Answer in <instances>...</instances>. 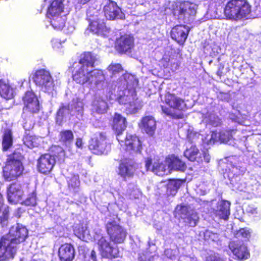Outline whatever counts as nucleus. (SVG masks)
I'll use <instances>...</instances> for the list:
<instances>
[{"mask_svg":"<svg viewBox=\"0 0 261 261\" xmlns=\"http://www.w3.org/2000/svg\"><path fill=\"white\" fill-rule=\"evenodd\" d=\"M133 46V38L128 35L121 36L116 41V49L118 52L121 53L129 51Z\"/></svg>","mask_w":261,"mask_h":261,"instance_id":"nucleus-25","label":"nucleus"},{"mask_svg":"<svg viewBox=\"0 0 261 261\" xmlns=\"http://www.w3.org/2000/svg\"><path fill=\"white\" fill-rule=\"evenodd\" d=\"M68 187L69 190L73 193H77L80 190V181L78 175H72L67 178Z\"/></svg>","mask_w":261,"mask_h":261,"instance_id":"nucleus-39","label":"nucleus"},{"mask_svg":"<svg viewBox=\"0 0 261 261\" xmlns=\"http://www.w3.org/2000/svg\"><path fill=\"white\" fill-rule=\"evenodd\" d=\"M58 255L61 261H72L75 256L73 246L68 243L62 245L59 248Z\"/></svg>","mask_w":261,"mask_h":261,"instance_id":"nucleus-28","label":"nucleus"},{"mask_svg":"<svg viewBox=\"0 0 261 261\" xmlns=\"http://www.w3.org/2000/svg\"><path fill=\"white\" fill-rule=\"evenodd\" d=\"M185 156L191 161H202L201 153L195 145H192L190 148H187L184 152Z\"/></svg>","mask_w":261,"mask_h":261,"instance_id":"nucleus-36","label":"nucleus"},{"mask_svg":"<svg viewBox=\"0 0 261 261\" xmlns=\"http://www.w3.org/2000/svg\"><path fill=\"white\" fill-rule=\"evenodd\" d=\"M23 203L28 206H35L36 204V194L33 193L27 199L23 201Z\"/></svg>","mask_w":261,"mask_h":261,"instance_id":"nucleus-47","label":"nucleus"},{"mask_svg":"<svg viewBox=\"0 0 261 261\" xmlns=\"http://www.w3.org/2000/svg\"><path fill=\"white\" fill-rule=\"evenodd\" d=\"M75 234L81 240L85 242H88L92 240V237L89 230L87 229V226L82 225L77 228L75 227L74 229Z\"/></svg>","mask_w":261,"mask_h":261,"instance_id":"nucleus-35","label":"nucleus"},{"mask_svg":"<svg viewBox=\"0 0 261 261\" xmlns=\"http://www.w3.org/2000/svg\"><path fill=\"white\" fill-rule=\"evenodd\" d=\"M229 248L236 258L239 260H246L250 256L247 247L242 242H231L229 244Z\"/></svg>","mask_w":261,"mask_h":261,"instance_id":"nucleus-19","label":"nucleus"},{"mask_svg":"<svg viewBox=\"0 0 261 261\" xmlns=\"http://www.w3.org/2000/svg\"><path fill=\"white\" fill-rule=\"evenodd\" d=\"M172 251L171 249H166L165 251V254L169 258H172V255H169L170 252Z\"/></svg>","mask_w":261,"mask_h":261,"instance_id":"nucleus-57","label":"nucleus"},{"mask_svg":"<svg viewBox=\"0 0 261 261\" xmlns=\"http://www.w3.org/2000/svg\"><path fill=\"white\" fill-rule=\"evenodd\" d=\"M64 32L67 34H70L72 33L74 30V27L73 25L68 24V26L64 27Z\"/></svg>","mask_w":261,"mask_h":261,"instance_id":"nucleus-53","label":"nucleus"},{"mask_svg":"<svg viewBox=\"0 0 261 261\" xmlns=\"http://www.w3.org/2000/svg\"><path fill=\"white\" fill-rule=\"evenodd\" d=\"M180 185V182L178 180H170L168 184V188L173 186L175 190L179 188Z\"/></svg>","mask_w":261,"mask_h":261,"instance_id":"nucleus-52","label":"nucleus"},{"mask_svg":"<svg viewBox=\"0 0 261 261\" xmlns=\"http://www.w3.org/2000/svg\"><path fill=\"white\" fill-rule=\"evenodd\" d=\"M106 227L110 239L115 244L123 242L126 236V232L115 221H108Z\"/></svg>","mask_w":261,"mask_h":261,"instance_id":"nucleus-14","label":"nucleus"},{"mask_svg":"<svg viewBox=\"0 0 261 261\" xmlns=\"http://www.w3.org/2000/svg\"><path fill=\"white\" fill-rule=\"evenodd\" d=\"M112 77L115 76L123 70L121 65L118 63H112L107 68Z\"/></svg>","mask_w":261,"mask_h":261,"instance_id":"nucleus-44","label":"nucleus"},{"mask_svg":"<svg viewBox=\"0 0 261 261\" xmlns=\"http://www.w3.org/2000/svg\"><path fill=\"white\" fill-rule=\"evenodd\" d=\"M92 110L98 114H102L106 112L107 109V102L100 98H96L92 105Z\"/></svg>","mask_w":261,"mask_h":261,"instance_id":"nucleus-38","label":"nucleus"},{"mask_svg":"<svg viewBox=\"0 0 261 261\" xmlns=\"http://www.w3.org/2000/svg\"><path fill=\"white\" fill-rule=\"evenodd\" d=\"M126 126V118L119 114L115 113L113 117L112 127L116 135L118 141L121 144L124 142L122 134Z\"/></svg>","mask_w":261,"mask_h":261,"instance_id":"nucleus-17","label":"nucleus"},{"mask_svg":"<svg viewBox=\"0 0 261 261\" xmlns=\"http://www.w3.org/2000/svg\"><path fill=\"white\" fill-rule=\"evenodd\" d=\"M31 261H45V260H44L43 259H39L38 260H36L35 259H33Z\"/></svg>","mask_w":261,"mask_h":261,"instance_id":"nucleus-61","label":"nucleus"},{"mask_svg":"<svg viewBox=\"0 0 261 261\" xmlns=\"http://www.w3.org/2000/svg\"><path fill=\"white\" fill-rule=\"evenodd\" d=\"M165 101L170 108L162 106V109L163 113L173 118L180 119L182 118V114L181 113L177 114L175 112L176 110L183 111L186 108V104L182 99L175 94L168 93L165 96Z\"/></svg>","mask_w":261,"mask_h":261,"instance_id":"nucleus-6","label":"nucleus"},{"mask_svg":"<svg viewBox=\"0 0 261 261\" xmlns=\"http://www.w3.org/2000/svg\"><path fill=\"white\" fill-rule=\"evenodd\" d=\"M12 144V133L11 130L6 129L4 132L2 145L3 149L7 150Z\"/></svg>","mask_w":261,"mask_h":261,"instance_id":"nucleus-42","label":"nucleus"},{"mask_svg":"<svg viewBox=\"0 0 261 261\" xmlns=\"http://www.w3.org/2000/svg\"><path fill=\"white\" fill-rule=\"evenodd\" d=\"M163 60L165 61L166 62H168L169 59L168 57H164Z\"/></svg>","mask_w":261,"mask_h":261,"instance_id":"nucleus-60","label":"nucleus"},{"mask_svg":"<svg viewBox=\"0 0 261 261\" xmlns=\"http://www.w3.org/2000/svg\"><path fill=\"white\" fill-rule=\"evenodd\" d=\"M189 32L188 27L184 25H178L172 28L171 36L180 44H183L186 40Z\"/></svg>","mask_w":261,"mask_h":261,"instance_id":"nucleus-24","label":"nucleus"},{"mask_svg":"<svg viewBox=\"0 0 261 261\" xmlns=\"http://www.w3.org/2000/svg\"><path fill=\"white\" fill-rule=\"evenodd\" d=\"M33 80L35 84L41 90L49 94H53L55 87L53 79L49 71L41 69L36 71Z\"/></svg>","mask_w":261,"mask_h":261,"instance_id":"nucleus-7","label":"nucleus"},{"mask_svg":"<svg viewBox=\"0 0 261 261\" xmlns=\"http://www.w3.org/2000/svg\"><path fill=\"white\" fill-rule=\"evenodd\" d=\"M93 10L94 11V13H95L94 16L92 15L91 10H89L87 12V15L90 21L88 29L94 34L106 36L109 33V29L106 27L104 20L101 18V16H98V12L97 10L95 9Z\"/></svg>","mask_w":261,"mask_h":261,"instance_id":"nucleus-12","label":"nucleus"},{"mask_svg":"<svg viewBox=\"0 0 261 261\" xmlns=\"http://www.w3.org/2000/svg\"><path fill=\"white\" fill-rule=\"evenodd\" d=\"M203 121L214 126H217L221 123L220 119L213 112H207L205 114Z\"/></svg>","mask_w":261,"mask_h":261,"instance_id":"nucleus-40","label":"nucleus"},{"mask_svg":"<svg viewBox=\"0 0 261 261\" xmlns=\"http://www.w3.org/2000/svg\"><path fill=\"white\" fill-rule=\"evenodd\" d=\"M116 83V86L119 90L118 102L124 106L127 113H136L142 107L136 97L135 90L138 80L134 75L126 73L119 78Z\"/></svg>","mask_w":261,"mask_h":261,"instance_id":"nucleus-2","label":"nucleus"},{"mask_svg":"<svg viewBox=\"0 0 261 261\" xmlns=\"http://www.w3.org/2000/svg\"><path fill=\"white\" fill-rule=\"evenodd\" d=\"M204 240L207 241H217L219 240V234L214 233L210 230H206L203 234Z\"/></svg>","mask_w":261,"mask_h":261,"instance_id":"nucleus-46","label":"nucleus"},{"mask_svg":"<svg viewBox=\"0 0 261 261\" xmlns=\"http://www.w3.org/2000/svg\"><path fill=\"white\" fill-rule=\"evenodd\" d=\"M251 6L247 0H230L224 8L227 19L239 21L248 19L251 15Z\"/></svg>","mask_w":261,"mask_h":261,"instance_id":"nucleus-4","label":"nucleus"},{"mask_svg":"<svg viewBox=\"0 0 261 261\" xmlns=\"http://www.w3.org/2000/svg\"><path fill=\"white\" fill-rule=\"evenodd\" d=\"M140 127L147 134L152 136L156 129V121L152 116H145L141 120Z\"/></svg>","mask_w":261,"mask_h":261,"instance_id":"nucleus-30","label":"nucleus"},{"mask_svg":"<svg viewBox=\"0 0 261 261\" xmlns=\"http://www.w3.org/2000/svg\"><path fill=\"white\" fill-rule=\"evenodd\" d=\"M89 0H79V2L81 4H85L86 2H88Z\"/></svg>","mask_w":261,"mask_h":261,"instance_id":"nucleus-59","label":"nucleus"},{"mask_svg":"<svg viewBox=\"0 0 261 261\" xmlns=\"http://www.w3.org/2000/svg\"><path fill=\"white\" fill-rule=\"evenodd\" d=\"M23 110L33 113H37L39 110V103L35 94L32 91H27L23 97Z\"/></svg>","mask_w":261,"mask_h":261,"instance_id":"nucleus-22","label":"nucleus"},{"mask_svg":"<svg viewBox=\"0 0 261 261\" xmlns=\"http://www.w3.org/2000/svg\"><path fill=\"white\" fill-rule=\"evenodd\" d=\"M207 261H225L223 258H221L219 256L214 254L210 255L207 257Z\"/></svg>","mask_w":261,"mask_h":261,"instance_id":"nucleus-50","label":"nucleus"},{"mask_svg":"<svg viewBox=\"0 0 261 261\" xmlns=\"http://www.w3.org/2000/svg\"><path fill=\"white\" fill-rule=\"evenodd\" d=\"M174 215L175 217L183 219L188 225L191 227L196 226L199 219L197 214L194 210L185 205H177Z\"/></svg>","mask_w":261,"mask_h":261,"instance_id":"nucleus-13","label":"nucleus"},{"mask_svg":"<svg viewBox=\"0 0 261 261\" xmlns=\"http://www.w3.org/2000/svg\"><path fill=\"white\" fill-rule=\"evenodd\" d=\"M246 211L248 213H249L253 216H255L258 213L256 208H255V207H254L253 206H249L248 207V208L246 209Z\"/></svg>","mask_w":261,"mask_h":261,"instance_id":"nucleus-54","label":"nucleus"},{"mask_svg":"<svg viewBox=\"0 0 261 261\" xmlns=\"http://www.w3.org/2000/svg\"><path fill=\"white\" fill-rule=\"evenodd\" d=\"M103 12L107 19L114 20L122 19L124 14L117 3L112 0H104Z\"/></svg>","mask_w":261,"mask_h":261,"instance_id":"nucleus-16","label":"nucleus"},{"mask_svg":"<svg viewBox=\"0 0 261 261\" xmlns=\"http://www.w3.org/2000/svg\"><path fill=\"white\" fill-rule=\"evenodd\" d=\"M49 22L53 28L55 30H60L63 29L65 27V20H66L65 14H57L48 16Z\"/></svg>","mask_w":261,"mask_h":261,"instance_id":"nucleus-33","label":"nucleus"},{"mask_svg":"<svg viewBox=\"0 0 261 261\" xmlns=\"http://www.w3.org/2000/svg\"><path fill=\"white\" fill-rule=\"evenodd\" d=\"M97 241V245L99 253L103 257H117L119 256V251L117 246L112 244L110 239L106 237L96 236L94 238Z\"/></svg>","mask_w":261,"mask_h":261,"instance_id":"nucleus-10","label":"nucleus"},{"mask_svg":"<svg viewBox=\"0 0 261 261\" xmlns=\"http://www.w3.org/2000/svg\"><path fill=\"white\" fill-rule=\"evenodd\" d=\"M145 168L147 171H151L154 174L159 176H163L169 174V169L168 164L160 162L159 161H154L152 164V160L150 158H147L145 160Z\"/></svg>","mask_w":261,"mask_h":261,"instance_id":"nucleus-18","label":"nucleus"},{"mask_svg":"<svg viewBox=\"0 0 261 261\" xmlns=\"http://www.w3.org/2000/svg\"><path fill=\"white\" fill-rule=\"evenodd\" d=\"M83 113V103L82 101L73 102L70 106H63L58 110L56 117V122L59 125H61L69 114L76 115L80 118Z\"/></svg>","mask_w":261,"mask_h":261,"instance_id":"nucleus-9","label":"nucleus"},{"mask_svg":"<svg viewBox=\"0 0 261 261\" xmlns=\"http://www.w3.org/2000/svg\"><path fill=\"white\" fill-rule=\"evenodd\" d=\"M230 203L228 201H219L216 208L214 209L215 216L220 219L227 220L230 215Z\"/></svg>","mask_w":261,"mask_h":261,"instance_id":"nucleus-23","label":"nucleus"},{"mask_svg":"<svg viewBox=\"0 0 261 261\" xmlns=\"http://www.w3.org/2000/svg\"><path fill=\"white\" fill-rule=\"evenodd\" d=\"M75 145L78 148H82L83 145V142L81 139L77 138L76 141Z\"/></svg>","mask_w":261,"mask_h":261,"instance_id":"nucleus-56","label":"nucleus"},{"mask_svg":"<svg viewBox=\"0 0 261 261\" xmlns=\"http://www.w3.org/2000/svg\"><path fill=\"white\" fill-rule=\"evenodd\" d=\"M23 122V126L25 130H29L32 129L34 126V122L31 120H25Z\"/></svg>","mask_w":261,"mask_h":261,"instance_id":"nucleus-49","label":"nucleus"},{"mask_svg":"<svg viewBox=\"0 0 261 261\" xmlns=\"http://www.w3.org/2000/svg\"><path fill=\"white\" fill-rule=\"evenodd\" d=\"M197 6L189 2H178L173 6V13L179 20L185 23L192 21L196 14Z\"/></svg>","mask_w":261,"mask_h":261,"instance_id":"nucleus-5","label":"nucleus"},{"mask_svg":"<svg viewBox=\"0 0 261 261\" xmlns=\"http://www.w3.org/2000/svg\"><path fill=\"white\" fill-rule=\"evenodd\" d=\"M158 257L155 252H150L148 251H143L138 254L139 261H154Z\"/></svg>","mask_w":261,"mask_h":261,"instance_id":"nucleus-43","label":"nucleus"},{"mask_svg":"<svg viewBox=\"0 0 261 261\" xmlns=\"http://www.w3.org/2000/svg\"><path fill=\"white\" fill-rule=\"evenodd\" d=\"M60 155L61 156H64V155H65L64 151L61 148H60Z\"/></svg>","mask_w":261,"mask_h":261,"instance_id":"nucleus-58","label":"nucleus"},{"mask_svg":"<svg viewBox=\"0 0 261 261\" xmlns=\"http://www.w3.org/2000/svg\"><path fill=\"white\" fill-rule=\"evenodd\" d=\"M2 108L0 107V117H1V116H2Z\"/></svg>","mask_w":261,"mask_h":261,"instance_id":"nucleus-62","label":"nucleus"},{"mask_svg":"<svg viewBox=\"0 0 261 261\" xmlns=\"http://www.w3.org/2000/svg\"><path fill=\"white\" fill-rule=\"evenodd\" d=\"M89 148L96 154H106L111 149L105 134L102 133H97L94 135L89 142Z\"/></svg>","mask_w":261,"mask_h":261,"instance_id":"nucleus-11","label":"nucleus"},{"mask_svg":"<svg viewBox=\"0 0 261 261\" xmlns=\"http://www.w3.org/2000/svg\"><path fill=\"white\" fill-rule=\"evenodd\" d=\"M23 171L22 164L16 157V154L9 156L3 169V175L8 181L16 179L21 175Z\"/></svg>","mask_w":261,"mask_h":261,"instance_id":"nucleus-8","label":"nucleus"},{"mask_svg":"<svg viewBox=\"0 0 261 261\" xmlns=\"http://www.w3.org/2000/svg\"><path fill=\"white\" fill-rule=\"evenodd\" d=\"M64 0H53L47 10V15L48 16L61 14L64 12Z\"/></svg>","mask_w":261,"mask_h":261,"instance_id":"nucleus-32","label":"nucleus"},{"mask_svg":"<svg viewBox=\"0 0 261 261\" xmlns=\"http://www.w3.org/2000/svg\"><path fill=\"white\" fill-rule=\"evenodd\" d=\"M236 132L237 130L233 129L222 130L218 133L213 131L210 135H207L206 136L203 142L208 145L213 144L218 141L222 143H227L232 138Z\"/></svg>","mask_w":261,"mask_h":261,"instance_id":"nucleus-15","label":"nucleus"},{"mask_svg":"<svg viewBox=\"0 0 261 261\" xmlns=\"http://www.w3.org/2000/svg\"><path fill=\"white\" fill-rule=\"evenodd\" d=\"M23 195V191L20 185L12 184L7 191L8 201L12 204L19 202Z\"/></svg>","mask_w":261,"mask_h":261,"instance_id":"nucleus-27","label":"nucleus"},{"mask_svg":"<svg viewBox=\"0 0 261 261\" xmlns=\"http://www.w3.org/2000/svg\"><path fill=\"white\" fill-rule=\"evenodd\" d=\"M240 170L237 167L232 166L231 169L229 170L227 173V176L230 181V183L233 185V187L240 191L244 190V187L238 181L240 180Z\"/></svg>","mask_w":261,"mask_h":261,"instance_id":"nucleus-31","label":"nucleus"},{"mask_svg":"<svg viewBox=\"0 0 261 261\" xmlns=\"http://www.w3.org/2000/svg\"><path fill=\"white\" fill-rule=\"evenodd\" d=\"M38 139L35 136L27 135L24 137L23 140L24 144L29 148H31L37 146L38 144L37 142Z\"/></svg>","mask_w":261,"mask_h":261,"instance_id":"nucleus-45","label":"nucleus"},{"mask_svg":"<svg viewBox=\"0 0 261 261\" xmlns=\"http://www.w3.org/2000/svg\"><path fill=\"white\" fill-rule=\"evenodd\" d=\"M203 160L205 162L208 163L210 161V156L209 154L206 152V151H203Z\"/></svg>","mask_w":261,"mask_h":261,"instance_id":"nucleus-55","label":"nucleus"},{"mask_svg":"<svg viewBox=\"0 0 261 261\" xmlns=\"http://www.w3.org/2000/svg\"><path fill=\"white\" fill-rule=\"evenodd\" d=\"M165 162L168 164L169 173L173 170L184 172L187 168L185 163L174 155L167 158Z\"/></svg>","mask_w":261,"mask_h":261,"instance_id":"nucleus-29","label":"nucleus"},{"mask_svg":"<svg viewBox=\"0 0 261 261\" xmlns=\"http://www.w3.org/2000/svg\"><path fill=\"white\" fill-rule=\"evenodd\" d=\"M56 163L55 158L50 154L42 155L38 160V168L42 173L47 174L53 169Z\"/></svg>","mask_w":261,"mask_h":261,"instance_id":"nucleus-21","label":"nucleus"},{"mask_svg":"<svg viewBox=\"0 0 261 261\" xmlns=\"http://www.w3.org/2000/svg\"><path fill=\"white\" fill-rule=\"evenodd\" d=\"M96 58L91 53H85L75 67L73 79L77 83L88 84L94 91L106 89L108 84L101 70L93 69Z\"/></svg>","mask_w":261,"mask_h":261,"instance_id":"nucleus-1","label":"nucleus"},{"mask_svg":"<svg viewBox=\"0 0 261 261\" xmlns=\"http://www.w3.org/2000/svg\"><path fill=\"white\" fill-rule=\"evenodd\" d=\"M28 235V229L22 225L13 226L9 233L0 240V260L13 258L17 250L18 245L25 241Z\"/></svg>","mask_w":261,"mask_h":261,"instance_id":"nucleus-3","label":"nucleus"},{"mask_svg":"<svg viewBox=\"0 0 261 261\" xmlns=\"http://www.w3.org/2000/svg\"><path fill=\"white\" fill-rule=\"evenodd\" d=\"M124 142L121 146L127 151H134L135 152L140 151L141 149V144L139 139L136 136L130 134H127L125 136H123Z\"/></svg>","mask_w":261,"mask_h":261,"instance_id":"nucleus-20","label":"nucleus"},{"mask_svg":"<svg viewBox=\"0 0 261 261\" xmlns=\"http://www.w3.org/2000/svg\"><path fill=\"white\" fill-rule=\"evenodd\" d=\"M8 207L4 204L2 195L0 194V223L2 227L7 225Z\"/></svg>","mask_w":261,"mask_h":261,"instance_id":"nucleus-37","label":"nucleus"},{"mask_svg":"<svg viewBox=\"0 0 261 261\" xmlns=\"http://www.w3.org/2000/svg\"><path fill=\"white\" fill-rule=\"evenodd\" d=\"M52 45L54 48L59 49L62 47V43L59 39H55L51 41Z\"/></svg>","mask_w":261,"mask_h":261,"instance_id":"nucleus-51","label":"nucleus"},{"mask_svg":"<svg viewBox=\"0 0 261 261\" xmlns=\"http://www.w3.org/2000/svg\"><path fill=\"white\" fill-rule=\"evenodd\" d=\"M251 232L247 228H241L236 233L238 238L242 237L245 239H248L250 237Z\"/></svg>","mask_w":261,"mask_h":261,"instance_id":"nucleus-48","label":"nucleus"},{"mask_svg":"<svg viewBox=\"0 0 261 261\" xmlns=\"http://www.w3.org/2000/svg\"><path fill=\"white\" fill-rule=\"evenodd\" d=\"M15 94V90L8 83L0 81V95L6 99L12 98Z\"/></svg>","mask_w":261,"mask_h":261,"instance_id":"nucleus-34","label":"nucleus"},{"mask_svg":"<svg viewBox=\"0 0 261 261\" xmlns=\"http://www.w3.org/2000/svg\"><path fill=\"white\" fill-rule=\"evenodd\" d=\"M73 134L69 130H63L60 133V141L66 145H69L73 141Z\"/></svg>","mask_w":261,"mask_h":261,"instance_id":"nucleus-41","label":"nucleus"},{"mask_svg":"<svg viewBox=\"0 0 261 261\" xmlns=\"http://www.w3.org/2000/svg\"><path fill=\"white\" fill-rule=\"evenodd\" d=\"M135 171L134 162L129 159H124L121 161L119 164L118 174L122 177L133 176Z\"/></svg>","mask_w":261,"mask_h":261,"instance_id":"nucleus-26","label":"nucleus"}]
</instances>
